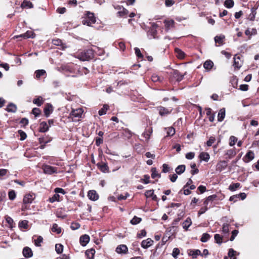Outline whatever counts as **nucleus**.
Listing matches in <instances>:
<instances>
[{
  "label": "nucleus",
  "mask_w": 259,
  "mask_h": 259,
  "mask_svg": "<svg viewBox=\"0 0 259 259\" xmlns=\"http://www.w3.org/2000/svg\"><path fill=\"white\" fill-rule=\"evenodd\" d=\"M55 250L57 253L60 254L63 252V246L61 244H57L55 246Z\"/></svg>",
  "instance_id": "obj_55"
},
{
  "label": "nucleus",
  "mask_w": 259,
  "mask_h": 259,
  "mask_svg": "<svg viewBox=\"0 0 259 259\" xmlns=\"http://www.w3.org/2000/svg\"><path fill=\"white\" fill-rule=\"evenodd\" d=\"M44 101L42 99V98L40 96H39L38 98L34 99L33 100V103L34 104L37 105L38 106H40L43 104Z\"/></svg>",
  "instance_id": "obj_43"
},
{
  "label": "nucleus",
  "mask_w": 259,
  "mask_h": 259,
  "mask_svg": "<svg viewBox=\"0 0 259 259\" xmlns=\"http://www.w3.org/2000/svg\"><path fill=\"white\" fill-rule=\"evenodd\" d=\"M36 239H34V243L36 246H40L41 243L43 241V238L41 236H36Z\"/></svg>",
  "instance_id": "obj_45"
},
{
  "label": "nucleus",
  "mask_w": 259,
  "mask_h": 259,
  "mask_svg": "<svg viewBox=\"0 0 259 259\" xmlns=\"http://www.w3.org/2000/svg\"><path fill=\"white\" fill-rule=\"evenodd\" d=\"M57 169L58 168L56 167H54L47 164L44 165L42 166V169L44 173L48 175H52L54 173H57Z\"/></svg>",
  "instance_id": "obj_6"
},
{
  "label": "nucleus",
  "mask_w": 259,
  "mask_h": 259,
  "mask_svg": "<svg viewBox=\"0 0 259 259\" xmlns=\"http://www.w3.org/2000/svg\"><path fill=\"white\" fill-rule=\"evenodd\" d=\"M22 253L24 256L26 258H29L33 255V252L31 249L28 246L24 247Z\"/></svg>",
  "instance_id": "obj_19"
},
{
  "label": "nucleus",
  "mask_w": 259,
  "mask_h": 259,
  "mask_svg": "<svg viewBox=\"0 0 259 259\" xmlns=\"http://www.w3.org/2000/svg\"><path fill=\"white\" fill-rule=\"evenodd\" d=\"M234 2L233 0H226L224 3L225 6L227 8H231L234 6Z\"/></svg>",
  "instance_id": "obj_51"
},
{
  "label": "nucleus",
  "mask_w": 259,
  "mask_h": 259,
  "mask_svg": "<svg viewBox=\"0 0 259 259\" xmlns=\"http://www.w3.org/2000/svg\"><path fill=\"white\" fill-rule=\"evenodd\" d=\"M122 136L127 139H130L133 135L132 132L128 128H124L122 130Z\"/></svg>",
  "instance_id": "obj_29"
},
{
  "label": "nucleus",
  "mask_w": 259,
  "mask_h": 259,
  "mask_svg": "<svg viewBox=\"0 0 259 259\" xmlns=\"http://www.w3.org/2000/svg\"><path fill=\"white\" fill-rule=\"evenodd\" d=\"M213 66V63L210 60H206L203 64L204 68L207 70H210Z\"/></svg>",
  "instance_id": "obj_36"
},
{
  "label": "nucleus",
  "mask_w": 259,
  "mask_h": 259,
  "mask_svg": "<svg viewBox=\"0 0 259 259\" xmlns=\"http://www.w3.org/2000/svg\"><path fill=\"white\" fill-rule=\"evenodd\" d=\"M116 251L119 254H126L127 253L128 248L126 245L124 244H121L117 246L116 248Z\"/></svg>",
  "instance_id": "obj_16"
},
{
  "label": "nucleus",
  "mask_w": 259,
  "mask_h": 259,
  "mask_svg": "<svg viewBox=\"0 0 259 259\" xmlns=\"http://www.w3.org/2000/svg\"><path fill=\"white\" fill-rule=\"evenodd\" d=\"M51 230L53 232L59 234L61 232V228L57 224H53Z\"/></svg>",
  "instance_id": "obj_40"
},
{
  "label": "nucleus",
  "mask_w": 259,
  "mask_h": 259,
  "mask_svg": "<svg viewBox=\"0 0 259 259\" xmlns=\"http://www.w3.org/2000/svg\"><path fill=\"white\" fill-rule=\"evenodd\" d=\"M157 25L156 24H153L151 27L150 28L149 30L147 32V34L148 36H150V38H157L158 36L157 31Z\"/></svg>",
  "instance_id": "obj_7"
},
{
  "label": "nucleus",
  "mask_w": 259,
  "mask_h": 259,
  "mask_svg": "<svg viewBox=\"0 0 259 259\" xmlns=\"http://www.w3.org/2000/svg\"><path fill=\"white\" fill-rule=\"evenodd\" d=\"M228 166L227 161L226 160H221L218 162L216 165V170L221 172L225 170Z\"/></svg>",
  "instance_id": "obj_10"
},
{
  "label": "nucleus",
  "mask_w": 259,
  "mask_h": 259,
  "mask_svg": "<svg viewBox=\"0 0 259 259\" xmlns=\"http://www.w3.org/2000/svg\"><path fill=\"white\" fill-rule=\"evenodd\" d=\"M88 197L89 199L96 201L99 199V195L94 190H90L88 193Z\"/></svg>",
  "instance_id": "obj_14"
},
{
  "label": "nucleus",
  "mask_w": 259,
  "mask_h": 259,
  "mask_svg": "<svg viewBox=\"0 0 259 259\" xmlns=\"http://www.w3.org/2000/svg\"><path fill=\"white\" fill-rule=\"evenodd\" d=\"M153 243V241L151 238H148L144 240L141 242V246L145 249H147L151 246Z\"/></svg>",
  "instance_id": "obj_20"
},
{
  "label": "nucleus",
  "mask_w": 259,
  "mask_h": 259,
  "mask_svg": "<svg viewBox=\"0 0 259 259\" xmlns=\"http://www.w3.org/2000/svg\"><path fill=\"white\" fill-rule=\"evenodd\" d=\"M17 110V107L16 105L12 103H9L8 105V106L6 109V110L7 111H8V112H12V113L16 112Z\"/></svg>",
  "instance_id": "obj_24"
},
{
  "label": "nucleus",
  "mask_w": 259,
  "mask_h": 259,
  "mask_svg": "<svg viewBox=\"0 0 259 259\" xmlns=\"http://www.w3.org/2000/svg\"><path fill=\"white\" fill-rule=\"evenodd\" d=\"M254 158V152L251 150H249L243 158V160L245 162L247 163L253 159Z\"/></svg>",
  "instance_id": "obj_13"
},
{
  "label": "nucleus",
  "mask_w": 259,
  "mask_h": 259,
  "mask_svg": "<svg viewBox=\"0 0 259 259\" xmlns=\"http://www.w3.org/2000/svg\"><path fill=\"white\" fill-rule=\"evenodd\" d=\"M35 33L30 30L27 31L25 33L19 35H16L14 38H18L19 37H22L24 39L28 38H34L35 37Z\"/></svg>",
  "instance_id": "obj_12"
},
{
  "label": "nucleus",
  "mask_w": 259,
  "mask_h": 259,
  "mask_svg": "<svg viewBox=\"0 0 259 259\" xmlns=\"http://www.w3.org/2000/svg\"><path fill=\"white\" fill-rule=\"evenodd\" d=\"M175 21L173 20H165L164 22L165 29L166 30H169L171 28H172L174 27L175 25Z\"/></svg>",
  "instance_id": "obj_30"
},
{
  "label": "nucleus",
  "mask_w": 259,
  "mask_h": 259,
  "mask_svg": "<svg viewBox=\"0 0 259 259\" xmlns=\"http://www.w3.org/2000/svg\"><path fill=\"white\" fill-rule=\"evenodd\" d=\"M192 221L190 217H188L186 220L183 223V228L185 231L188 230V228L191 225Z\"/></svg>",
  "instance_id": "obj_27"
},
{
  "label": "nucleus",
  "mask_w": 259,
  "mask_h": 259,
  "mask_svg": "<svg viewBox=\"0 0 259 259\" xmlns=\"http://www.w3.org/2000/svg\"><path fill=\"white\" fill-rule=\"evenodd\" d=\"M52 140L51 137H49L48 136H46L42 137H40L38 139V142L40 144L44 143L46 144L50 142H51Z\"/></svg>",
  "instance_id": "obj_28"
},
{
  "label": "nucleus",
  "mask_w": 259,
  "mask_h": 259,
  "mask_svg": "<svg viewBox=\"0 0 259 259\" xmlns=\"http://www.w3.org/2000/svg\"><path fill=\"white\" fill-rule=\"evenodd\" d=\"M19 227L27 229L28 228V221L27 220L21 221L19 223Z\"/></svg>",
  "instance_id": "obj_42"
},
{
  "label": "nucleus",
  "mask_w": 259,
  "mask_h": 259,
  "mask_svg": "<svg viewBox=\"0 0 259 259\" xmlns=\"http://www.w3.org/2000/svg\"><path fill=\"white\" fill-rule=\"evenodd\" d=\"M98 168L103 173H108L110 172L109 168L107 163L101 161L97 164Z\"/></svg>",
  "instance_id": "obj_8"
},
{
  "label": "nucleus",
  "mask_w": 259,
  "mask_h": 259,
  "mask_svg": "<svg viewBox=\"0 0 259 259\" xmlns=\"http://www.w3.org/2000/svg\"><path fill=\"white\" fill-rule=\"evenodd\" d=\"M54 110L52 105L50 103H47L44 107V112L46 117H48Z\"/></svg>",
  "instance_id": "obj_11"
},
{
  "label": "nucleus",
  "mask_w": 259,
  "mask_h": 259,
  "mask_svg": "<svg viewBox=\"0 0 259 259\" xmlns=\"http://www.w3.org/2000/svg\"><path fill=\"white\" fill-rule=\"evenodd\" d=\"M96 22V18L95 14L90 11H85L82 17V24L88 26H92Z\"/></svg>",
  "instance_id": "obj_1"
},
{
  "label": "nucleus",
  "mask_w": 259,
  "mask_h": 259,
  "mask_svg": "<svg viewBox=\"0 0 259 259\" xmlns=\"http://www.w3.org/2000/svg\"><path fill=\"white\" fill-rule=\"evenodd\" d=\"M49 126L45 121L41 122L39 124V131L41 133L46 132L49 130Z\"/></svg>",
  "instance_id": "obj_22"
},
{
  "label": "nucleus",
  "mask_w": 259,
  "mask_h": 259,
  "mask_svg": "<svg viewBox=\"0 0 259 259\" xmlns=\"http://www.w3.org/2000/svg\"><path fill=\"white\" fill-rule=\"evenodd\" d=\"M189 255L192 256L193 258H196L197 255H202L201 253V251L199 249H190L189 250V252L188 253Z\"/></svg>",
  "instance_id": "obj_32"
},
{
  "label": "nucleus",
  "mask_w": 259,
  "mask_h": 259,
  "mask_svg": "<svg viewBox=\"0 0 259 259\" xmlns=\"http://www.w3.org/2000/svg\"><path fill=\"white\" fill-rule=\"evenodd\" d=\"M80 225L77 222H72L71 224L70 228L73 230H75L79 229Z\"/></svg>",
  "instance_id": "obj_60"
},
{
  "label": "nucleus",
  "mask_w": 259,
  "mask_h": 259,
  "mask_svg": "<svg viewBox=\"0 0 259 259\" xmlns=\"http://www.w3.org/2000/svg\"><path fill=\"white\" fill-rule=\"evenodd\" d=\"M34 198L35 197L33 194H31L30 193L26 194L24 196L23 202L30 204L32 202Z\"/></svg>",
  "instance_id": "obj_17"
},
{
  "label": "nucleus",
  "mask_w": 259,
  "mask_h": 259,
  "mask_svg": "<svg viewBox=\"0 0 259 259\" xmlns=\"http://www.w3.org/2000/svg\"><path fill=\"white\" fill-rule=\"evenodd\" d=\"M210 238V235L208 233H203L200 239V241L202 242H207Z\"/></svg>",
  "instance_id": "obj_53"
},
{
  "label": "nucleus",
  "mask_w": 259,
  "mask_h": 259,
  "mask_svg": "<svg viewBox=\"0 0 259 259\" xmlns=\"http://www.w3.org/2000/svg\"><path fill=\"white\" fill-rule=\"evenodd\" d=\"M229 225L227 223H224L223 225L222 231L224 234H227L229 232Z\"/></svg>",
  "instance_id": "obj_58"
},
{
  "label": "nucleus",
  "mask_w": 259,
  "mask_h": 259,
  "mask_svg": "<svg viewBox=\"0 0 259 259\" xmlns=\"http://www.w3.org/2000/svg\"><path fill=\"white\" fill-rule=\"evenodd\" d=\"M155 108L158 112L159 115L161 117L167 116L170 114L173 110V108H167L162 106H157Z\"/></svg>",
  "instance_id": "obj_3"
},
{
  "label": "nucleus",
  "mask_w": 259,
  "mask_h": 259,
  "mask_svg": "<svg viewBox=\"0 0 259 259\" xmlns=\"http://www.w3.org/2000/svg\"><path fill=\"white\" fill-rule=\"evenodd\" d=\"M240 187V184L239 183H232L229 187V189L231 191H234L237 189L239 188Z\"/></svg>",
  "instance_id": "obj_47"
},
{
  "label": "nucleus",
  "mask_w": 259,
  "mask_h": 259,
  "mask_svg": "<svg viewBox=\"0 0 259 259\" xmlns=\"http://www.w3.org/2000/svg\"><path fill=\"white\" fill-rule=\"evenodd\" d=\"M32 113L35 117H37L40 114L41 110L38 108H34L32 110Z\"/></svg>",
  "instance_id": "obj_62"
},
{
  "label": "nucleus",
  "mask_w": 259,
  "mask_h": 259,
  "mask_svg": "<svg viewBox=\"0 0 259 259\" xmlns=\"http://www.w3.org/2000/svg\"><path fill=\"white\" fill-rule=\"evenodd\" d=\"M94 51L92 49H88L78 52L77 58L81 61H88L94 58Z\"/></svg>",
  "instance_id": "obj_2"
},
{
  "label": "nucleus",
  "mask_w": 259,
  "mask_h": 259,
  "mask_svg": "<svg viewBox=\"0 0 259 259\" xmlns=\"http://www.w3.org/2000/svg\"><path fill=\"white\" fill-rule=\"evenodd\" d=\"M175 134V129L172 127H169L167 128V135L168 136H172Z\"/></svg>",
  "instance_id": "obj_63"
},
{
  "label": "nucleus",
  "mask_w": 259,
  "mask_h": 259,
  "mask_svg": "<svg viewBox=\"0 0 259 259\" xmlns=\"http://www.w3.org/2000/svg\"><path fill=\"white\" fill-rule=\"evenodd\" d=\"M18 133L19 134L20 138V140L21 141H23L25 140L27 138V135L24 131L22 130H19L18 131Z\"/></svg>",
  "instance_id": "obj_57"
},
{
  "label": "nucleus",
  "mask_w": 259,
  "mask_h": 259,
  "mask_svg": "<svg viewBox=\"0 0 259 259\" xmlns=\"http://www.w3.org/2000/svg\"><path fill=\"white\" fill-rule=\"evenodd\" d=\"M183 193L185 195H189L191 193V191L188 188V187H185V186H184V187L183 188V189L181 190L179 192V194H181Z\"/></svg>",
  "instance_id": "obj_48"
},
{
  "label": "nucleus",
  "mask_w": 259,
  "mask_h": 259,
  "mask_svg": "<svg viewBox=\"0 0 259 259\" xmlns=\"http://www.w3.org/2000/svg\"><path fill=\"white\" fill-rule=\"evenodd\" d=\"M109 109V106L105 104L103 107L99 110L98 114L99 115L102 116L106 114L107 111Z\"/></svg>",
  "instance_id": "obj_38"
},
{
  "label": "nucleus",
  "mask_w": 259,
  "mask_h": 259,
  "mask_svg": "<svg viewBox=\"0 0 259 259\" xmlns=\"http://www.w3.org/2000/svg\"><path fill=\"white\" fill-rule=\"evenodd\" d=\"M9 198L10 200H13L15 199L16 197V193L14 190H10L8 193Z\"/></svg>",
  "instance_id": "obj_59"
},
{
  "label": "nucleus",
  "mask_w": 259,
  "mask_h": 259,
  "mask_svg": "<svg viewBox=\"0 0 259 259\" xmlns=\"http://www.w3.org/2000/svg\"><path fill=\"white\" fill-rule=\"evenodd\" d=\"M60 195L58 194L55 193L54 195L51 197H50L48 199V201L50 203H54L55 201H60Z\"/></svg>",
  "instance_id": "obj_37"
},
{
  "label": "nucleus",
  "mask_w": 259,
  "mask_h": 259,
  "mask_svg": "<svg viewBox=\"0 0 259 259\" xmlns=\"http://www.w3.org/2000/svg\"><path fill=\"white\" fill-rule=\"evenodd\" d=\"M135 54L138 58L142 59L143 58V55L141 53L140 50L138 48H135Z\"/></svg>",
  "instance_id": "obj_64"
},
{
  "label": "nucleus",
  "mask_w": 259,
  "mask_h": 259,
  "mask_svg": "<svg viewBox=\"0 0 259 259\" xmlns=\"http://www.w3.org/2000/svg\"><path fill=\"white\" fill-rule=\"evenodd\" d=\"M214 238L215 243L218 244H221L223 242V237L219 234H215Z\"/></svg>",
  "instance_id": "obj_50"
},
{
  "label": "nucleus",
  "mask_w": 259,
  "mask_h": 259,
  "mask_svg": "<svg viewBox=\"0 0 259 259\" xmlns=\"http://www.w3.org/2000/svg\"><path fill=\"white\" fill-rule=\"evenodd\" d=\"M256 9L253 7L251 9V13L249 15L248 17V19H249L250 21H254L255 18V15L256 14Z\"/></svg>",
  "instance_id": "obj_35"
},
{
  "label": "nucleus",
  "mask_w": 259,
  "mask_h": 259,
  "mask_svg": "<svg viewBox=\"0 0 259 259\" xmlns=\"http://www.w3.org/2000/svg\"><path fill=\"white\" fill-rule=\"evenodd\" d=\"M186 73L182 74L178 70H174L172 73V78L178 82L181 81L183 80L184 75Z\"/></svg>",
  "instance_id": "obj_9"
},
{
  "label": "nucleus",
  "mask_w": 259,
  "mask_h": 259,
  "mask_svg": "<svg viewBox=\"0 0 259 259\" xmlns=\"http://www.w3.org/2000/svg\"><path fill=\"white\" fill-rule=\"evenodd\" d=\"M175 53L177 57L180 59H183L185 57V53L179 48L175 49Z\"/></svg>",
  "instance_id": "obj_34"
},
{
  "label": "nucleus",
  "mask_w": 259,
  "mask_h": 259,
  "mask_svg": "<svg viewBox=\"0 0 259 259\" xmlns=\"http://www.w3.org/2000/svg\"><path fill=\"white\" fill-rule=\"evenodd\" d=\"M225 115H226V110L224 108H223L221 109L219 111L218 115V121H219V122L222 121L224 119V118L225 117Z\"/></svg>",
  "instance_id": "obj_23"
},
{
  "label": "nucleus",
  "mask_w": 259,
  "mask_h": 259,
  "mask_svg": "<svg viewBox=\"0 0 259 259\" xmlns=\"http://www.w3.org/2000/svg\"><path fill=\"white\" fill-rule=\"evenodd\" d=\"M83 112L81 108L72 109L69 115L70 118H71L72 120H78L81 117Z\"/></svg>",
  "instance_id": "obj_4"
},
{
  "label": "nucleus",
  "mask_w": 259,
  "mask_h": 259,
  "mask_svg": "<svg viewBox=\"0 0 259 259\" xmlns=\"http://www.w3.org/2000/svg\"><path fill=\"white\" fill-rule=\"evenodd\" d=\"M185 165H180L176 168L175 171L177 174L181 175L185 171Z\"/></svg>",
  "instance_id": "obj_41"
},
{
  "label": "nucleus",
  "mask_w": 259,
  "mask_h": 259,
  "mask_svg": "<svg viewBox=\"0 0 259 259\" xmlns=\"http://www.w3.org/2000/svg\"><path fill=\"white\" fill-rule=\"evenodd\" d=\"M46 73V72L45 70H37L35 71V77L37 78H39L41 76L44 75Z\"/></svg>",
  "instance_id": "obj_52"
},
{
  "label": "nucleus",
  "mask_w": 259,
  "mask_h": 259,
  "mask_svg": "<svg viewBox=\"0 0 259 259\" xmlns=\"http://www.w3.org/2000/svg\"><path fill=\"white\" fill-rule=\"evenodd\" d=\"M95 252L96 251L94 248H91L86 250L85 255L88 259H94Z\"/></svg>",
  "instance_id": "obj_26"
},
{
  "label": "nucleus",
  "mask_w": 259,
  "mask_h": 259,
  "mask_svg": "<svg viewBox=\"0 0 259 259\" xmlns=\"http://www.w3.org/2000/svg\"><path fill=\"white\" fill-rule=\"evenodd\" d=\"M142 221V219L141 218H138L137 216H134V217L131 220L130 223L134 225H137L140 223Z\"/></svg>",
  "instance_id": "obj_49"
},
{
  "label": "nucleus",
  "mask_w": 259,
  "mask_h": 259,
  "mask_svg": "<svg viewBox=\"0 0 259 259\" xmlns=\"http://www.w3.org/2000/svg\"><path fill=\"white\" fill-rule=\"evenodd\" d=\"M52 43L55 46H59V49L62 50H64L66 48L65 44H64L62 42V40L59 38L53 39L52 40Z\"/></svg>",
  "instance_id": "obj_15"
},
{
  "label": "nucleus",
  "mask_w": 259,
  "mask_h": 259,
  "mask_svg": "<svg viewBox=\"0 0 259 259\" xmlns=\"http://www.w3.org/2000/svg\"><path fill=\"white\" fill-rule=\"evenodd\" d=\"M225 36L224 35H217L214 37L215 44H218V46H222L224 44Z\"/></svg>",
  "instance_id": "obj_21"
},
{
  "label": "nucleus",
  "mask_w": 259,
  "mask_h": 259,
  "mask_svg": "<svg viewBox=\"0 0 259 259\" xmlns=\"http://www.w3.org/2000/svg\"><path fill=\"white\" fill-rule=\"evenodd\" d=\"M199 157L200 160L207 162L210 158V156L208 153L202 152L200 153Z\"/></svg>",
  "instance_id": "obj_31"
},
{
  "label": "nucleus",
  "mask_w": 259,
  "mask_h": 259,
  "mask_svg": "<svg viewBox=\"0 0 259 259\" xmlns=\"http://www.w3.org/2000/svg\"><path fill=\"white\" fill-rule=\"evenodd\" d=\"M90 238L88 235L84 234L80 236L79 242L82 246H85L90 241Z\"/></svg>",
  "instance_id": "obj_18"
},
{
  "label": "nucleus",
  "mask_w": 259,
  "mask_h": 259,
  "mask_svg": "<svg viewBox=\"0 0 259 259\" xmlns=\"http://www.w3.org/2000/svg\"><path fill=\"white\" fill-rule=\"evenodd\" d=\"M151 171L152 172V174H151L152 178L155 179L156 177H158V178L161 177V175L157 172L156 167H152L151 169Z\"/></svg>",
  "instance_id": "obj_44"
},
{
  "label": "nucleus",
  "mask_w": 259,
  "mask_h": 259,
  "mask_svg": "<svg viewBox=\"0 0 259 259\" xmlns=\"http://www.w3.org/2000/svg\"><path fill=\"white\" fill-rule=\"evenodd\" d=\"M236 154V152L234 149L228 150L226 153V155L228 156L229 159H231Z\"/></svg>",
  "instance_id": "obj_39"
},
{
  "label": "nucleus",
  "mask_w": 259,
  "mask_h": 259,
  "mask_svg": "<svg viewBox=\"0 0 259 259\" xmlns=\"http://www.w3.org/2000/svg\"><path fill=\"white\" fill-rule=\"evenodd\" d=\"M180 252V249L178 248H174L172 250V255L175 258H177Z\"/></svg>",
  "instance_id": "obj_61"
},
{
  "label": "nucleus",
  "mask_w": 259,
  "mask_h": 259,
  "mask_svg": "<svg viewBox=\"0 0 259 259\" xmlns=\"http://www.w3.org/2000/svg\"><path fill=\"white\" fill-rule=\"evenodd\" d=\"M153 130L152 127H149L146 129V131L143 133L142 136L147 140H148L152 133Z\"/></svg>",
  "instance_id": "obj_33"
},
{
  "label": "nucleus",
  "mask_w": 259,
  "mask_h": 259,
  "mask_svg": "<svg viewBox=\"0 0 259 259\" xmlns=\"http://www.w3.org/2000/svg\"><path fill=\"white\" fill-rule=\"evenodd\" d=\"M23 9H30L33 7V4L29 1L24 0L21 5Z\"/></svg>",
  "instance_id": "obj_25"
},
{
  "label": "nucleus",
  "mask_w": 259,
  "mask_h": 259,
  "mask_svg": "<svg viewBox=\"0 0 259 259\" xmlns=\"http://www.w3.org/2000/svg\"><path fill=\"white\" fill-rule=\"evenodd\" d=\"M233 59L234 62L233 66L234 67L235 69H239L243 64V60L241 59L242 56L236 54L234 55Z\"/></svg>",
  "instance_id": "obj_5"
},
{
  "label": "nucleus",
  "mask_w": 259,
  "mask_h": 259,
  "mask_svg": "<svg viewBox=\"0 0 259 259\" xmlns=\"http://www.w3.org/2000/svg\"><path fill=\"white\" fill-rule=\"evenodd\" d=\"M237 141V138L234 136H230L229 138V145L230 146H234Z\"/></svg>",
  "instance_id": "obj_56"
},
{
  "label": "nucleus",
  "mask_w": 259,
  "mask_h": 259,
  "mask_svg": "<svg viewBox=\"0 0 259 259\" xmlns=\"http://www.w3.org/2000/svg\"><path fill=\"white\" fill-rule=\"evenodd\" d=\"M140 182L145 184H147L150 183V176L148 175H145L143 176V178L141 179Z\"/></svg>",
  "instance_id": "obj_54"
},
{
  "label": "nucleus",
  "mask_w": 259,
  "mask_h": 259,
  "mask_svg": "<svg viewBox=\"0 0 259 259\" xmlns=\"http://www.w3.org/2000/svg\"><path fill=\"white\" fill-rule=\"evenodd\" d=\"M236 251L233 248H230L228 251V256L230 259H236Z\"/></svg>",
  "instance_id": "obj_46"
}]
</instances>
